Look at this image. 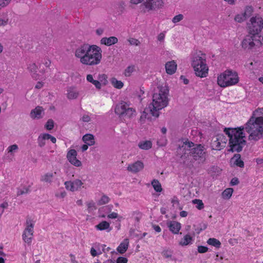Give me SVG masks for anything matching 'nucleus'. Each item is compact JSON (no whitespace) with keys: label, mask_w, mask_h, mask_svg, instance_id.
Wrapping results in <instances>:
<instances>
[{"label":"nucleus","mask_w":263,"mask_h":263,"mask_svg":"<svg viewBox=\"0 0 263 263\" xmlns=\"http://www.w3.org/2000/svg\"><path fill=\"white\" fill-rule=\"evenodd\" d=\"M53 176L52 173H47L44 176H42L41 180L42 181L50 183L52 182Z\"/></svg>","instance_id":"34"},{"label":"nucleus","mask_w":263,"mask_h":263,"mask_svg":"<svg viewBox=\"0 0 263 263\" xmlns=\"http://www.w3.org/2000/svg\"><path fill=\"white\" fill-rule=\"evenodd\" d=\"M134 70V66H128L125 70V76L126 77H129L131 75V73Z\"/></svg>","instance_id":"43"},{"label":"nucleus","mask_w":263,"mask_h":263,"mask_svg":"<svg viewBox=\"0 0 263 263\" xmlns=\"http://www.w3.org/2000/svg\"><path fill=\"white\" fill-rule=\"evenodd\" d=\"M115 113L120 118H130L134 115L135 110L125 102H122L117 104L115 109Z\"/></svg>","instance_id":"9"},{"label":"nucleus","mask_w":263,"mask_h":263,"mask_svg":"<svg viewBox=\"0 0 263 263\" xmlns=\"http://www.w3.org/2000/svg\"><path fill=\"white\" fill-rule=\"evenodd\" d=\"M127 261L128 259L127 258L121 256L119 257L116 260L117 263H127Z\"/></svg>","instance_id":"47"},{"label":"nucleus","mask_w":263,"mask_h":263,"mask_svg":"<svg viewBox=\"0 0 263 263\" xmlns=\"http://www.w3.org/2000/svg\"><path fill=\"white\" fill-rule=\"evenodd\" d=\"M244 129L249 134V140L255 142L263 138V116H252L247 122Z\"/></svg>","instance_id":"5"},{"label":"nucleus","mask_w":263,"mask_h":263,"mask_svg":"<svg viewBox=\"0 0 263 263\" xmlns=\"http://www.w3.org/2000/svg\"><path fill=\"white\" fill-rule=\"evenodd\" d=\"M32 221V220L29 218L26 219V226L22 235L23 239L28 244L31 243L33 235L34 224Z\"/></svg>","instance_id":"11"},{"label":"nucleus","mask_w":263,"mask_h":263,"mask_svg":"<svg viewBox=\"0 0 263 263\" xmlns=\"http://www.w3.org/2000/svg\"><path fill=\"white\" fill-rule=\"evenodd\" d=\"M42 63L45 65L46 67H49L51 62L48 59H44L42 61Z\"/></svg>","instance_id":"53"},{"label":"nucleus","mask_w":263,"mask_h":263,"mask_svg":"<svg viewBox=\"0 0 263 263\" xmlns=\"http://www.w3.org/2000/svg\"><path fill=\"white\" fill-rule=\"evenodd\" d=\"M118 214L117 213L112 212L108 215L107 217L111 219H115L118 217Z\"/></svg>","instance_id":"57"},{"label":"nucleus","mask_w":263,"mask_h":263,"mask_svg":"<svg viewBox=\"0 0 263 263\" xmlns=\"http://www.w3.org/2000/svg\"><path fill=\"white\" fill-rule=\"evenodd\" d=\"M249 33L253 35H261L260 32L263 28V20L260 17H252L248 23Z\"/></svg>","instance_id":"10"},{"label":"nucleus","mask_w":263,"mask_h":263,"mask_svg":"<svg viewBox=\"0 0 263 263\" xmlns=\"http://www.w3.org/2000/svg\"><path fill=\"white\" fill-rule=\"evenodd\" d=\"M111 84L117 89H121L123 87L124 84L121 81L117 80L116 78H112L110 80Z\"/></svg>","instance_id":"30"},{"label":"nucleus","mask_w":263,"mask_h":263,"mask_svg":"<svg viewBox=\"0 0 263 263\" xmlns=\"http://www.w3.org/2000/svg\"><path fill=\"white\" fill-rule=\"evenodd\" d=\"M166 224L170 231L173 234H177L179 233L181 229V224L179 222L176 221H167Z\"/></svg>","instance_id":"17"},{"label":"nucleus","mask_w":263,"mask_h":263,"mask_svg":"<svg viewBox=\"0 0 263 263\" xmlns=\"http://www.w3.org/2000/svg\"><path fill=\"white\" fill-rule=\"evenodd\" d=\"M82 140L85 143L89 146L93 145L95 143L94 136L91 134H85L83 136Z\"/></svg>","instance_id":"26"},{"label":"nucleus","mask_w":263,"mask_h":263,"mask_svg":"<svg viewBox=\"0 0 263 263\" xmlns=\"http://www.w3.org/2000/svg\"><path fill=\"white\" fill-rule=\"evenodd\" d=\"M192 65L197 76L200 78L206 77L209 68L206 64V55L200 51L193 57Z\"/></svg>","instance_id":"6"},{"label":"nucleus","mask_w":263,"mask_h":263,"mask_svg":"<svg viewBox=\"0 0 263 263\" xmlns=\"http://www.w3.org/2000/svg\"><path fill=\"white\" fill-rule=\"evenodd\" d=\"M8 18L6 16L0 15V26H5L8 23Z\"/></svg>","instance_id":"40"},{"label":"nucleus","mask_w":263,"mask_h":263,"mask_svg":"<svg viewBox=\"0 0 263 263\" xmlns=\"http://www.w3.org/2000/svg\"><path fill=\"white\" fill-rule=\"evenodd\" d=\"M86 79L89 82L92 83L95 80L93 79V77L91 74H87Z\"/></svg>","instance_id":"60"},{"label":"nucleus","mask_w":263,"mask_h":263,"mask_svg":"<svg viewBox=\"0 0 263 263\" xmlns=\"http://www.w3.org/2000/svg\"><path fill=\"white\" fill-rule=\"evenodd\" d=\"M152 185L154 190L157 192H160L162 190L160 183L157 180H153L152 182Z\"/></svg>","instance_id":"33"},{"label":"nucleus","mask_w":263,"mask_h":263,"mask_svg":"<svg viewBox=\"0 0 263 263\" xmlns=\"http://www.w3.org/2000/svg\"><path fill=\"white\" fill-rule=\"evenodd\" d=\"M180 79L182 80L184 84H188L189 83V80L185 78L183 76H181Z\"/></svg>","instance_id":"63"},{"label":"nucleus","mask_w":263,"mask_h":263,"mask_svg":"<svg viewBox=\"0 0 263 263\" xmlns=\"http://www.w3.org/2000/svg\"><path fill=\"white\" fill-rule=\"evenodd\" d=\"M18 147L16 144H13L8 147V152L12 153L14 151L18 149Z\"/></svg>","instance_id":"51"},{"label":"nucleus","mask_w":263,"mask_h":263,"mask_svg":"<svg viewBox=\"0 0 263 263\" xmlns=\"http://www.w3.org/2000/svg\"><path fill=\"white\" fill-rule=\"evenodd\" d=\"M233 190L232 188L226 189L222 193V196L223 199H229L232 196Z\"/></svg>","instance_id":"31"},{"label":"nucleus","mask_w":263,"mask_h":263,"mask_svg":"<svg viewBox=\"0 0 263 263\" xmlns=\"http://www.w3.org/2000/svg\"><path fill=\"white\" fill-rule=\"evenodd\" d=\"M153 228L155 230V231L157 232H160L161 231V229L158 225H153Z\"/></svg>","instance_id":"62"},{"label":"nucleus","mask_w":263,"mask_h":263,"mask_svg":"<svg viewBox=\"0 0 263 263\" xmlns=\"http://www.w3.org/2000/svg\"><path fill=\"white\" fill-rule=\"evenodd\" d=\"M118 39L115 36H110L109 37H104L101 39L100 43L102 44L110 46L112 45L117 43Z\"/></svg>","instance_id":"20"},{"label":"nucleus","mask_w":263,"mask_h":263,"mask_svg":"<svg viewBox=\"0 0 263 263\" xmlns=\"http://www.w3.org/2000/svg\"><path fill=\"white\" fill-rule=\"evenodd\" d=\"M30 192L29 186L24 187L23 189H18L17 195L20 196L24 194H27Z\"/></svg>","instance_id":"41"},{"label":"nucleus","mask_w":263,"mask_h":263,"mask_svg":"<svg viewBox=\"0 0 263 263\" xmlns=\"http://www.w3.org/2000/svg\"><path fill=\"white\" fill-rule=\"evenodd\" d=\"M97 230L100 231L106 230L107 232H110L111 228L110 227V224L106 221H102L98 224L95 226Z\"/></svg>","instance_id":"23"},{"label":"nucleus","mask_w":263,"mask_h":263,"mask_svg":"<svg viewBox=\"0 0 263 263\" xmlns=\"http://www.w3.org/2000/svg\"><path fill=\"white\" fill-rule=\"evenodd\" d=\"M251 7H249V8H247V10H246L245 12L242 14H241V15H237L235 17V20L237 22H239V23H241L242 22H243V21H245L246 18H247V12L248 11L249 12H250L251 11Z\"/></svg>","instance_id":"28"},{"label":"nucleus","mask_w":263,"mask_h":263,"mask_svg":"<svg viewBox=\"0 0 263 263\" xmlns=\"http://www.w3.org/2000/svg\"><path fill=\"white\" fill-rule=\"evenodd\" d=\"M244 127L239 128H225L224 132L229 138V150L232 152H240L242 150L243 147L246 144V141L245 139V136L243 132Z\"/></svg>","instance_id":"4"},{"label":"nucleus","mask_w":263,"mask_h":263,"mask_svg":"<svg viewBox=\"0 0 263 263\" xmlns=\"http://www.w3.org/2000/svg\"><path fill=\"white\" fill-rule=\"evenodd\" d=\"M109 201V198L108 196L104 195L102 196L101 199L98 201V204L102 205L107 203Z\"/></svg>","instance_id":"37"},{"label":"nucleus","mask_w":263,"mask_h":263,"mask_svg":"<svg viewBox=\"0 0 263 263\" xmlns=\"http://www.w3.org/2000/svg\"><path fill=\"white\" fill-rule=\"evenodd\" d=\"M45 136H46L47 140H50L53 143H55L56 142V138L51 135L49 134H45Z\"/></svg>","instance_id":"49"},{"label":"nucleus","mask_w":263,"mask_h":263,"mask_svg":"<svg viewBox=\"0 0 263 263\" xmlns=\"http://www.w3.org/2000/svg\"><path fill=\"white\" fill-rule=\"evenodd\" d=\"M163 256L166 258H171L173 254V252L169 250H164L162 252Z\"/></svg>","instance_id":"44"},{"label":"nucleus","mask_w":263,"mask_h":263,"mask_svg":"<svg viewBox=\"0 0 263 263\" xmlns=\"http://www.w3.org/2000/svg\"><path fill=\"white\" fill-rule=\"evenodd\" d=\"M239 183V180L237 178H233L231 181L232 185H237Z\"/></svg>","instance_id":"58"},{"label":"nucleus","mask_w":263,"mask_h":263,"mask_svg":"<svg viewBox=\"0 0 263 263\" xmlns=\"http://www.w3.org/2000/svg\"><path fill=\"white\" fill-rule=\"evenodd\" d=\"M107 79V77L105 74H99L98 78V80L104 85H106L108 83Z\"/></svg>","instance_id":"38"},{"label":"nucleus","mask_w":263,"mask_h":263,"mask_svg":"<svg viewBox=\"0 0 263 263\" xmlns=\"http://www.w3.org/2000/svg\"><path fill=\"white\" fill-rule=\"evenodd\" d=\"M54 127V122L52 119H49L46 122L45 127L47 130H51Z\"/></svg>","instance_id":"42"},{"label":"nucleus","mask_w":263,"mask_h":263,"mask_svg":"<svg viewBox=\"0 0 263 263\" xmlns=\"http://www.w3.org/2000/svg\"><path fill=\"white\" fill-rule=\"evenodd\" d=\"M66 195V193L64 191H62L60 192H58L55 194V196L57 197H60L61 198H63Z\"/></svg>","instance_id":"52"},{"label":"nucleus","mask_w":263,"mask_h":263,"mask_svg":"<svg viewBox=\"0 0 263 263\" xmlns=\"http://www.w3.org/2000/svg\"><path fill=\"white\" fill-rule=\"evenodd\" d=\"M208 250V248L205 246H200L198 247V251L200 253H205Z\"/></svg>","instance_id":"48"},{"label":"nucleus","mask_w":263,"mask_h":263,"mask_svg":"<svg viewBox=\"0 0 263 263\" xmlns=\"http://www.w3.org/2000/svg\"><path fill=\"white\" fill-rule=\"evenodd\" d=\"M144 5L148 10H156L163 5L162 0H143Z\"/></svg>","instance_id":"12"},{"label":"nucleus","mask_w":263,"mask_h":263,"mask_svg":"<svg viewBox=\"0 0 263 263\" xmlns=\"http://www.w3.org/2000/svg\"><path fill=\"white\" fill-rule=\"evenodd\" d=\"M231 161L233 162L234 165L237 166L242 168L244 167V162L241 159V156L239 154H236L234 155V156L232 158Z\"/></svg>","instance_id":"24"},{"label":"nucleus","mask_w":263,"mask_h":263,"mask_svg":"<svg viewBox=\"0 0 263 263\" xmlns=\"http://www.w3.org/2000/svg\"><path fill=\"white\" fill-rule=\"evenodd\" d=\"M129 246V240L127 238L124 239V240L118 247L117 251L121 254H124L128 249Z\"/></svg>","instance_id":"22"},{"label":"nucleus","mask_w":263,"mask_h":263,"mask_svg":"<svg viewBox=\"0 0 263 263\" xmlns=\"http://www.w3.org/2000/svg\"><path fill=\"white\" fill-rule=\"evenodd\" d=\"M104 32V30L102 28H98L96 30V33L98 35H101L103 34Z\"/></svg>","instance_id":"64"},{"label":"nucleus","mask_w":263,"mask_h":263,"mask_svg":"<svg viewBox=\"0 0 263 263\" xmlns=\"http://www.w3.org/2000/svg\"><path fill=\"white\" fill-rule=\"evenodd\" d=\"M192 239V237L189 235H186L184 236L183 240L181 241L180 243L182 246L187 245L190 243Z\"/></svg>","instance_id":"36"},{"label":"nucleus","mask_w":263,"mask_h":263,"mask_svg":"<svg viewBox=\"0 0 263 263\" xmlns=\"http://www.w3.org/2000/svg\"><path fill=\"white\" fill-rule=\"evenodd\" d=\"M77 152L74 149H71L68 152L67 158L71 164L79 167L82 165V163L80 160L77 159Z\"/></svg>","instance_id":"13"},{"label":"nucleus","mask_w":263,"mask_h":263,"mask_svg":"<svg viewBox=\"0 0 263 263\" xmlns=\"http://www.w3.org/2000/svg\"><path fill=\"white\" fill-rule=\"evenodd\" d=\"M67 92V97L69 100L76 99L79 95V91L74 87H68Z\"/></svg>","instance_id":"19"},{"label":"nucleus","mask_w":263,"mask_h":263,"mask_svg":"<svg viewBox=\"0 0 263 263\" xmlns=\"http://www.w3.org/2000/svg\"><path fill=\"white\" fill-rule=\"evenodd\" d=\"M37 69V67L34 63H30L28 66V69L30 72L32 77L35 80L39 79Z\"/></svg>","instance_id":"25"},{"label":"nucleus","mask_w":263,"mask_h":263,"mask_svg":"<svg viewBox=\"0 0 263 263\" xmlns=\"http://www.w3.org/2000/svg\"><path fill=\"white\" fill-rule=\"evenodd\" d=\"M90 254L93 257L96 256L98 255V253H97L96 250L93 248H91ZM101 254V252H100L98 253V254Z\"/></svg>","instance_id":"59"},{"label":"nucleus","mask_w":263,"mask_h":263,"mask_svg":"<svg viewBox=\"0 0 263 263\" xmlns=\"http://www.w3.org/2000/svg\"><path fill=\"white\" fill-rule=\"evenodd\" d=\"M238 81L239 77L237 73L230 70L225 71L217 78V83L221 87L235 85Z\"/></svg>","instance_id":"7"},{"label":"nucleus","mask_w":263,"mask_h":263,"mask_svg":"<svg viewBox=\"0 0 263 263\" xmlns=\"http://www.w3.org/2000/svg\"><path fill=\"white\" fill-rule=\"evenodd\" d=\"M194 204H196V208L199 210H201L204 208V204L201 200L200 199H194L193 200Z\"/></svg>","instance_id":"39"},{"label":"nucleus","mask_w":263,"mask_h":263,"mask_svg":"<svg viewBox=\"0 0 263 263\" xmlns=\"http://www.w3.org/2000/svg\"><path fill=\"white\" fill-rule=\"evenodd\" d=\"M165 33L164 32L160 33L157 36V39L160 42H163L164 40Z\"/></svg>","instance_id":"55"},{"label":"nucleus","mask_w":263,"mask_h":263,"mask_svg":"<svg viewBox=\"0 0 263 263\" xmlns=\"http://www.w3.org/2000/svg\"><path fill=\"white\" fill-rule=\"evenodd\" d=\"M261 35H254L249 33L241 42V47L245 50H251L255 46L259 47L261 45Z\"/></svg>","instance_id":"8"},{"label":"nucleus","mask_w":263,"mask_h":263,"mask_svg":"<svg viewBox=\"0 0 263 263\" xmlns=\"http://www.w3.org/2000/svg\"><path fill=\"white\" fill-rule=\"evenodd\" d=\"M86 205L87 206V210L88 211V213H91V212H92L97 209L96 203L92 200L90 201L87 202L86 203Z\"/></svg>","instance_id":"35"},{"label":"nucleus","mask_w":263,"mask_h":263,"mask_svg":"<svg viewBox=\"0 0 263 263\" xmlns=\"http://www.w3.org/2000/svg\"><path fill=\"white\" fill-rule=\"evenodd\" d=\"M168 92L166 86L157 87L153 96V102L145 109L144 112H149L153 116L158 117L159 111L168 105Z\"/></svg>","instance_id":"3"},{"label":"nucleus","mask_w":263,"mask_h":263,"mask_svg":"<svg viewBox=\"0 0 263 263\" xmlns=\"http://www.w3.org/2000/svg\"><path fill=\"white\" fill-rule=\"evenodd\" d=\"M44 115V110L41 106H37L30 112V117L32 119H39L43 118Z\"/></svg>","instance_id":"15"},{"label":"nucleus","mask_w":263,"mask_h":263,"mask_svg":"<svg viewBox=\"0 0 263 263\" xmlns=\"http://www.w3.org/2000/svg\"><path fill=\"white\" fill-rule=\"evenodd\" d=\"M177 153L183 164L189 168L194 166L193 161H197L199 164L203 163L208 155L206 149L203 145L195 144L189 141H186L182 146H179Z\"/></svg>","instance_id":"1"},{"label":"nucleus","mask_w":263,"mask_h":263,"mask_svg":"<svg viewBox=\"0 0 263 263\" xmlns=\"http://www.w3.org/2000/svg\"><path fill=\"white\" fill-rule=\"evenodd\" d=\"M82 184V182L79 179H76L73 181H66L65 182V187L66 189L69 188V185H71L70 191L72 192L78 191Z\"/></svg>","instance_id":"14"},{"label":"nucleus","mask_w":263,"mask_h":263,"mask_svg":"<svg viewBox=\"0 0 263 263\" xmlns=\"http://www.w3.org/2000/svg\"><path fill=\"white\" fill-rule=\"evenodd\" d=\"M140 148L144 150H148L152 148V143L150 140L141 141L138 143Z\"/></svg>","instance_id":"27"},{"label":"nucleus","mask_w":263,"mask_h":263,"mask_svg":"<svg viewBox=\"0 0 263 263\" xmlns=\"http://www.w3.org/2000/svg\"><path fill=\"white\" fill-rule=\"evenodd\" d=\"M220 138H223V135H218L215 138H213L212 142V147L213 149L220 150L224 147V145L221 144Z\"/></svg>","instance_id":"18"},{"label":"nucleus","mask_w":263,"mask_h":263,"mask_svg":"<svg viewBox=\"0 0 263 263\" xmlns=\"http://www.w3.org/2000/svg\"><path fill=\"white\" fill-rule=\"evenodd\" d=\"M82 120L84 122H88L90 121V118L88 115H84L82 117Z\"/></svg>","instance_id":"56"},{"label":"nucleus","mask_w":263,"mask_h":263,"mask_svg":"<svg viewBox=\"0 0 263 263\" xmlns=\"http://www.w3.org/2000/svg\"><path fill=\"white\" fill-rule=\"evenodd\" d=\"M144 164L140 161H137L135 163L128 165L127 170L133 173H137L143 169Z\"/></svg>","instance_id":"16"},{"label":"nucleus","mask_w":263,"mask_h":263,"mask_svg":"<svg viewBox=\"0 0 263 263\" xmlns=\"http://www.w3.org/2000/svg\"><path fill=\"white\" fill-rule=\"evenodd\" d=\"M165 67L166 73L169 74L174 73L177 69V64L174 61L167 62Z\"/></svg>","instance_id":"21"},{"label":"nucleus","mask_w":263,"mask_h":263,"mask_svg":"<svg viewBox=\"0 0 263 263\" xmlns=\"http://www.w3.org/2000/svg\"><path fill=\"white\" fill-rule=\"evenodd\" d=\"M47 140L45 134H41L37 138L38 145L40 147L45 146L46 143L45 141Z\"/></svg>","instance_id":"32"},{"label":"nucleus","mask_w":263,"mask_h":263,"mask_svg":"<svg viewBox=\"0 0 263 263\" xmlns=\"http://www.w3.org/2000/svg\"><path fill=\"white\" fill-rule=\"evenodd\" d=\"M207 243L209 245L214 246L216 248H220L221 246V242H220V241L214 238H209L207 241Z\"/></svg>","instance_id":"29"},{"label":"nucleus","mask_w":263,"mask_h":263,"mask_svg":"<svg viewBox=\"0 0 263 263\" xmlns=\"http://www.w3.org/2000/svg\"><path fill=\"white\" fill-rule=\"evenodd\" d=\"M92 84H93L96 86V88H97L98 89H101V84L99 80H94Z\"/></svg>","instance_id":"54"},{"label":"nucleus","mask_w":263,"mask_h":263,"mask_svg":"<svg viewBox=\"0 0 263 263\" xmlns=\"http://www.w3.org/2000/svg\"><path fill=\"white\" fill-rule=\"evenodd\" d=\"M102 50L96 45L83 44L75 51V56L80 58L81 63L84 65L93 66L99 64L102 59Z\"/></svg>","instance_id":"2"},{"label":"nucleus","mask_w":263,"mask_h":263,"mask_svg":"<svg viewBox=\"0 0 263 263\" xmlns=\"http://www.w3.org/2000/svg\"><path fill=\"white\" fill-rule=\"evenodd\" d=\"M10 0H0V9L6 6L9 3Z\"/></svg>","instance_id":"50"},{"label":"nucleus","mask_w":263,"mask_h":263,"mask_svg":"<svg viewBox=\"0 0 263 263\" xmlns=\"http://www.w3.org/2000/svg\"><path fill=\"white\" fill-rule=\"evenodd\" d=\"M183 18V15L181 14H179L178 15H177L175 16L172 20V22L174 23H177L181 20H182Z\"/></svg>","instance_id":"45"},{"label":"nucleus","mask_w":263,"mask_h":263,"mask_svg":"<svg viewBox=\"0 0 263 263\" xmlns=\"http://www.w3.org/2000/svg\"><path fill=\"white\" fill-rule=\"evenodd\" d=\"M128 42L131 45L138 46L140 44V42L138 40L134 38H130L128 40Z\"/></svg>","instance_id":"46"},{"label":"nucleus","mask_w":263,"mask_h":263,"mask_svg":"<svg viewBox=\"0 0 263 263\" xmlns=\"http://www.w3.org/2000/svg\"><path fill=\"white\" fill-rule=\"evenodd\" d=\"M130 3L133 4H138L140 3H143L144 4L143 0H130Z\"/></svg>","instance_id":"61"}]
</instances>
